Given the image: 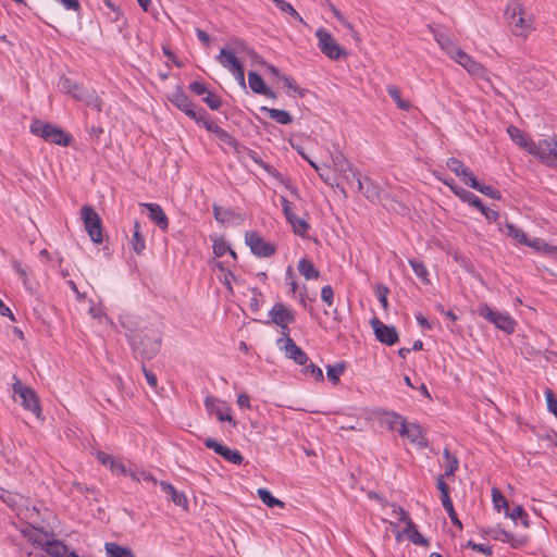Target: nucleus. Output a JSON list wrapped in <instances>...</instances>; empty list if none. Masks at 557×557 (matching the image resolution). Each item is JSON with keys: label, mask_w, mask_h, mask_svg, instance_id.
<instances>
[{"label": "nucleus", "mask_w": 557, "mask_h": 557, "mask_svg": "<svg viewBox=\"0 0 557 557\" xmlns=\"http://www.w3.org/2000/svg\"><path fill=\"white\" fill-rule=\"evenodd\" d=\"M11 267L13 269V271L24 281H26L27 278V270L26 268L23 265V263L17 260V259H12L11 260Z\"/></svg>", "instance_id": "obj_62"}, {"label": "nucleus", "mask_w": 557, "mask_h": 557, "mask_svg": "<svg viewBox=\"0 0 557 557\" xmlns=\"http://www.w3.org/2000/svg\"><path fill=\"white\" fill-rule=\"evenodd\" d=\"M523 14V5L520 0H509L506 5L505 16L508 23Z\"/></svg>", "instance_id": "obj_38"}, {"label": "nucleus", "mask_w": 557, "mask_h": 557, "mask_svg": "<svg viewBox=\"0 0 557 557\" xmlns=\"http://www.w3.org/2000/svg\"><path fill=\"white\" fill-rule=\"evenodd\" d=\"M302 372L305 374H311L317 381H323V372L314 363H310L309 366L305 367Z\"/></svg>", "instance_id": "obj_60"}, {"label": "nucleus", "mask_w": 557, "mask_h": 557, "mask_svg": "<svg viewBox=\"0 0 557 557\" xmlns=\"http://www.w3.org/2000/svg\"><path fill=\"white\" fill-rule=\"evenodd\" d=\"M224 403H222L220 399L213 396H207L205 398V407L210 413L216 414V418L220 421H227L233 424V426L236 425V422L233 420L232 416L230 413H224L222 410V406Z\"/></svg>", "instance_id": "obj_20"}, {"label": "nucleus", "mask_w": 557, "mask_h": 557, "mask_svg": "<svg viewBox=\"0 0 557 557\" xmlns=\"http://www.w3.org/2000/svg\"><path fill=\"white\" fill-rule=\"evenodd\" d=\"M487 535H490L493 540L499 541L503 543H508L512 548H521L525 546L529 542V536L524 534H513L509 531H506L503 528L495 527L485 531Z\"/></svg>", "instance_id": "obj_11"}, {"label": "nucleus", "mask_w": 557, "mask_h": 557, "mask_svg": "<svg viewBox=\"0 0 557 557\" xmlns=\"http://www.w3.org/2000/svg\"><path fill=\"white\" fill-rule=\"evenodd\" d=\"M363 183V189L360 190L363 193L364 197L371 202H380L381 201V188L376 185L372 180L366 177L361 180Z\"/></svg>", "instance_id": "obj_26"}, {"label": "nucleus", "mask_w": 557, "mask_h": 557, "mask_svg": "<svg viewBox=\"0 0 557 557\" xmlns=\"http://www.w3.org/2000/svg\"><path fill=\"white\" fill-rule=\"evenodd\" d=\"M315 37L318 39V47L321 52L331 60H339L343 57H346L347 52L344 47H342L332 34L323 27H320L315 32Z\"/></svg>", "instance_id": "obj_6"}, {"label": "nucleus", "mask_w": 557, "mask_h": 557, "mask_svg": "<svg viewBox=\"0 0 557 557\" xmlns=\"http://www.w3.org/2000/svg\"><path fill=\"white\" fill-rule=\"evenodd\" d=\"M257 494L260 497V499L262 500V503L265 504L270 508H273L275 506L284 508V506H285V504L282 500L274 497L270 493V491H268L267 488H263V487L258 488Z\"/></svg>", "instance_id": "obj_43"}, {"label": "nucleus", "mask_w": 557, "mask_h": 557, "mask_svg": "<svg viewBox=\"0 0 557 557\" xmlns=\"http://www.w3.org/2000/svg\"><path fill=\"white\" fill-rule=\"evenodd\" d=\"M89 314L95 323L107 329L112 326V321L108 317L104 307L101 304L91 302L89 307Z\"/></svg>", "instance_id": "obj_23"}, {"label": "nucleus", "mask_w": 557, "mask_h": 557, "mask_svg": "<svg viewBox=\"0 0 557 557\" xmlns=\"http://www.w3.org/2000/svg\"><path fill=\"white\" fill-rule=\"evenodd\" d=\"M387 294H388L387 287L382 286V285L376 286L375 296L379 299V301L381 302L382 307L385 309L387 308Z\"/></svg>", "instance_id": "obj_63"}, {"label": "nucleus", "mask_w": 557, "mask_h": 557, "mask_svg": "<svg viewBox=\"0 0 557 557\" xmlns=\"http://www.w3.org/2000/svg\"><path fill=\"white\" fill-rule=\"evenodd\" d=\"M288 223L292 225L295 234L300 235V236H306L308 228H309V224L307 223V221L305 219L298 218L296 215V216H294V219H290L288 221Z\"/></svg>", "instance_id": "obj_47"}, {"label": "nucleus", "mask_w": 557, "mask_h": 557, "mask_svg": "<svg viewBox=\"0 0 557 557\" xmlns=\"http://www.w3.org/2000/svg\"><path fill=\"white\" fill-rule=\"evenodd\" d=\"M281 81L283 82L284 87L288 90L289 94L302 96V90L295 84L294 79L289 76L282 75Z\"/></svg>", "instance_id": "obj_55"}, {"label": "nucleus", "mask_w": 557, "mask_h": 557, "mask_svg": "<svg viewBox=\"0 0 557 557\" xmlns=\"http://www.w3.org/2000/svg\"><path fill=\"white\" fill-rule=\"evenodd\" d=\"M140 207L145 208L148 211V218L162 231L168 230L169 219L158 203L152 202H143Z\"/></svg>", "instance_id": "obj_17"}, {"label": "nucleus", "mask_w": 557, "mask_h": 557, "mask_svg": "<svg viewBox=\"0 0 557 557\" xmlns=\"http://www.w3.org/2000/svg\"><path fill=\"white\" fill-rule=\"evenodd\" d=\"M387 92H388L389 97L397 103L398 108L404 109V110H407L409 108V103L404 101L400 98V91L397 87H395V86L387 87Z\"/></svg>", "instance_id": "obj_54"}, {"label": "nucleus", "mask_w": 557, "mask_h": 557, "mask_svg": "<svg viewBox=\"0 0 557 557\" xmlns=\"http://www.w3.org/2000/svg\"><path fill=\"white\" fill-rule=\"evenodd\" d=\"M235 280L236 277L231 271H225L219 275V281L227 288L230 293H233L232 283Z\"/></svg>", "instance_id": "obj_59"}, {"label": "nucleus", "mask_w": 557, "mask_h": 557, "mask_svg": "<svg viewBox=\"0 0 557 557\" xmlns=\"http://www.w3.org/2000/svg\"><path fill=\"white\" fill-rule=\"evenodd\" d=\"M556 140L554 139H540L530 147L529 153L540 158L544 163L549 166L557 168L556 160Z\"/></svg>", "instance_id": "obj_9"}, {"label": "nucleus", "mask_w": 557, "mask_h": 557, "mask_svg": "<svg viewBox=\"0 0 557 557\" xmlns=\"http://www.w3.org/2000/svg\"><path fill=\"white\" fill-rule=\"evenodd\" d=\"M436 486H437V488L441 492V500H442V503L446 502L447 498H450V496H449V487L446 484V482L444 481V475H440L436 479Z\"/></svg>", "instance_id": "obj_58"}, {"label": "nucleus", "mask_w": 557, "mask_h": 557, "mask_svg": "<svg viewBox=\"0 0 557 557\" xmlns=\"http://www.w3.org/2000/svg\"><path fill=\"white\" fill-rule=\"evenodd\" d=\"M287 359L294 360L298 364H305L308 361V356L305 350H284Z\"/></svg>", "instance_id": "obj_53"}, {"label": "nucleus", "mask_w": 557, "mask_h": 557, "mask_svg": "<svg viewBox=\"0 0 557 557\" xmlns=\"http://www.w3.org/2000/svg\"><path fill=\"white\" fill-rule=\"evenodd\" d=\"M507 134L517 146L525 149L528 152L530 151V147L533 141L529 139L528 135L523 131L515 125H509L507 127Z\"/></svg>", "instance_id": "obj_24"}, {"label": "nucleus", "mask_w": 557, "mask_h": 557, "mask_svg": "<svg viewBox=\"0 0 557 557\" xmlns=\"http://www.w3.org/2000/svg\"><path fill=\"white\" fill-rule=\"evenodd\" d=\"M109 468L115 474L127 475V469L120 459L113 458Z\"/></svg>", "instance_id": "obj_61"}, {"label": "nucleus", "mask_w": 557, "mask_h": 557, "mask_svg": "<svg viewBox=\"0 0 557 557\" xmlns=\"http://www.w3.org/2000/svg\"><path fill=\"white\" fill-rule=\"evenodd\" d=\"M71 97L77 101L85 103L91 109L101 111V100L92 89H86L83 86L78 85L77 89H75L74 94Z\"/></svg>", "instance_id": "obj_18"}, {"label": "nucleus", "mask_w": 557, "mask_h": 557, "mask_svg": "<svg viewBox=\"0 0 557 557\" xmlns=\"http://www.w3.org/2000/svg\"><path fill=\"white\" fill-rule=\"evenodd\" d=\"M375 337L380 343L386 346H393L398 341V333L392 325H386L379 320L372 322Z\"/></svg>", "instance_id": "obj_16"}, {"label": "nucleus", "mask_w": 557, "mask_h": 557, "mask_svg": "<svg viewBox=\"0 0 557 557\" xmlns=\"http://www.w3.org/2000/svg\"><path fill=\"white\" fill-rule=\"evenodd\" d=\"M58 86L62 92L72 96L75 89H77L78 84L69 77L62 76Z\"/></svg>", "instance_id": "obj_51"}, {"label": "nucleus", "mask_w": 557, "mask_h": 557, "mask_svg": "<svg viewBox=\"0 0 557 557\" xmlns=\"http://www.w3.org/2000/svg\"><path fill=\"white\" fill-rule=\"evenodd\" d=\"M203 444L207 448L212 449L215 454L222 456L231 463L240 465L243 462L244 458L238 450L231 449L230 447L216 442L212 437L206 438Z\"/></svg>", "instance_id": "obj_14"}, {"label": "nucleus", "mask_w": 557, "mask_h": 557, "mask_svg": "<svg viewBox=\"0 0 557 557\" xmlns=\"http://www.w3.org/2000/svg\"><path fill=\"white\" fill-rule=\"evenodd\" d=\"M347 366L346 362L341 361L333 366H326V376L327 379L333 383L337 384L339 382L341 375L346 370Z\"/></svg>", "instance_id": "obj_39"}, {"label": "nucleus", "mask_w": 557, "mask_h": 557, "mask_svg": "<svg viewBox=\"0 0 557 557\" xmlns=\"http://www.w3.org/2000/svg\"><path fill=\"white\" fill-rule=\"evenodd\" d=\"M131 246L137 255L143 253V251L146 249L145 237L140 232V224L138 221L134 222V232L131 239Z\"/></svg>", "instance_id": "obj_32"}, {"label": "nucleus", "mask_w": 557, "mask_h": 557, "mask_svg": "<svg viewBox=\"0 0 557 557\" xmlns=\"http://www.w3.org/2000/svg\"><path fill=\"white\" fill-rule=\"evenodd\" d=\"M506 515L517 523V521H520V523L528 529L530 527L529 524V515L521 506H516L510 511L507 510Z\"/></svg>", "instance_id": "obj_40"}, {"label": "nucleus", "mask_w": 557, "mask_h": 557, "mask_svg": "<svg viewBox=\"0 0 557 557\" xmlns=\"http://www.w3.org/2000/svg\"><path fill=\"white\" fill-rule=\"evenodd\" d=\"M435 41L441 49L451 59L460 49L445 33L440 29H432Z\"/></svg>", "instance_id": "obj_21"}, {"label": "nucleus", "mask_w": 557, "mask_h": 557, "mask_svg": "<svg viewBox=\"0 0 557 557\" xmlns=\"http://www.w3.org/2000/svg\"><path fill=\"white\" fill-rule=\"evenodd\" d=\"M32 134L45 139L48 143H52L62 147L70 144V136L63 132L60 127H57L50 123L36 120L30 124Z\"/></svg>", "instance_id": "obj_4"}, {"label": "nucleus", "mask_w": 557, "mask_h": 557, "mask_svg": "<svg viewBox=\"0 0 557 557\" xmlns=\"http://www.w3.org/2000/svg\"><path fill=\"white\" fill-rule=\"evenodd\" d=\"M44 550L51 557H66L70 553L67 546L63 542L55 540L53 536L50 539Z\"/></svg>", "instance_id": "obj_28"}, {"label": "nucleus", "mask_w": 557, "mask_h": 557, "mask_svg": "<svg viewBox=\"0 0 557 557\" xmlns=\"http://www.w3.org/2000/svg\"><path fill=\"white\" fill-rule=\"evenodd\" d=\"M298 271L306 280H314L319 277V271L315 269L314 264L306 258L299 260Z\"/></svg>", "instance_id": "obj_35"}, {"label": "nucleus", "mask_w": 557, "mask_h": 557, "mask_svg": "<svg viewBox=\"0 0 557 557\" xmlns=\"http://www.w3.org/2000/svg\"><path fill=\"white\" fill-rule=\"evenodd\" d=\"M478 313L498 330L507 334L515 332L516 321L508 312L494 310L487 305H482L479 307Z\"/></svg>", "instance_id": "obj_5"}, {"label": "nucleus", "mask_w": 557, "mask_h": 557, "mask_svg": "<svg viewBox=\"0 0 557 557\" xmlns=\"http://www.w3.org/2000/svg\"><path fill=\"white\" fill-rule=\"evenodd\" d=\"M104 549L108 557H135L132 549L123 547L114 542L106 543Z\"/></svg>", "instance_id": "obj_33"}, {"label": "nucleus", "mask_w": 557, "mask_h": 557, "mask_svg": "<svg viewBox=\"0 0 557 557\" xmlns=\"http://www.w3.org/2000/svg\"><path fill=\"white\" fill-rule=\"evenodd\" d=\"M504 227L506 234L512 239H515L517 243L521 245H524L527 243L528 235L517 225L512 223H506Z\"/></svg>", "instance_id": "obj_42"}, {"label": "nucleus", "mask_w": 557, "mask_h": 557, "mask_svg": "<svg viewBox=\"0 0 557 557\" xmlns=\"http://www.w3.org/2000/svg\"><path fill=\"white\" fill-rule=\"evenodd\" d=\"M248 53L249 48L247 44L234 38L230 40L226 47L221 48L220 53L216 55V61L234 76L238 85L244 89L246 88V82L240 57Z\"/></svg>", "instance_id": "obj_1"}, {"label": "nucleus", "mask_w": 557, "mask_h": 557, "mask_svg": "<svg viewBox=\"0 0 557 557\" xmlns=\"http://www.w3.org/2000/svg\"><path fill=\"white\" fill-rule=\"evenodd\" d=\"M409 264L414 272V274L422 281V282H429L428 276L429 272L425 268L424 263L417 259H410Z\"/></svg>", "instance_id": "obj_44"}, {"label": "nucleus", "mask_w": 557, "mask_h": 557, "mask_svg": "<svg viewBox=\"0 0 557 557\" xmlns=\"http://www.w3.org/2000/svg\"><path fill=\"white\" fill-rule=\"evenodd\" d=\"M545 398L548 411L557 418V398L552 389L545 391Z\"/></svg>", "instance_id": "obj_56"}, {"label": "nucleus", "mask_w": 557, "mask_h": 557, "mask_svg": "<svg viewBox=\"0 0 557 557\" xmlns=\"http://www.w3.org/2000/svg\"><path fill=\"white\" fill-rule=\"evenodd\" d=\"M275 7L277 9H280L282 12H285L289 15H292L294 18H296L297 21L304 23V20L302 17L299 15V13L294 9V7L285 1V0H273Z\"/></svg>", "instance_id": "obj_48"}, {"label": "nucleus", "mask_w": 557, "mask_h": 557, "mask_svg": "<svg viewBox=\"0 0 557 557\" xmlns=\"http://www.w3.org/2000/svg\"><path fill=\"white\" fill-rule=\"evenodd\" d=\"M383 421L386 423L389 429L396 430L401 428V422H406V420L396 412H385L383 416Z\"/></svg>", "instance_id": "obj_46"}, {"label": "nucleus", "mask_w": 557, "mask_h": 557, "mask_svg": "<svg viewBox=\"0 0 557 557\" xmlns=\"http://www.w3.org/2000/svg\"><path fill=\"white\" fill-rule=\"evenodd\" d=\"M52 534H48L47 532L36 529L34 530L29 536L28 540L40 547L41 549H45L47 544L49 543L50 539L52 537Z\"/></svg>", "instance_id": "obj_37"}, {"label": "nucleus", "mask_w": 557, "mask_h": 557, "mask_svg": "<svg viewBox=\"0 0 557 557\" xmlns=\"http://www.w3.org/2000/svg\"><path fill=\"white\" fill-rule=\"evenodd\" d=\"M406 537L414 545L428 547L430 542L417 530V525L412 522L408 523L404 529Z\"/></svg>", "instance_id": "obj_27"}, {"label": "nucleus", "mask_w": 557, "mask_h": 557, "mask_svg": "<svg viewBox=\"0 0 557 557\" xmlns=\"http://www.w3.org/2000/svg\"><path fill=\"white\" fill-rule=\"evenodd\" d=\"M468 186H470L471 188L482 193L485 196H488L492 199H497V200L500 199V193L497 189L493 188L490 185L481 184L475 178V176L470 177V183L468 184Z\"/></svg>", "instance_id": "obj_34"}, {"label": "nucleus", "mask_w": 557, "mask_h": 557, "mask_svg": "<svg viewBox=\"0 0 557 557\" xmlns=\"http://www.w3.org/2000/svg\"><path fill=\"white\" fill-rule=\"evenodd\" d=\"M82 220L90 239L96 244L102 243V226L99 214L89 206L81 210Z\"/></svg>", "instance_id": "obj_7"}, {"label": "nucleus", "mask_w": 557, "mask_h": 557, "mask_svg": "<svg viewBox=\"0 0 557 557\" xmlns=\"http://www.w3.org/2000/svg\"><path fill=\"white\" fill-rule=\"evenodd\" d=\"M214 136L220 141L221 145L235 148L236 147V139L225 129L222 127H219L216 132L214 133Z\"/></svg>", "instance_id": "obj_45"}, {"label": "nucleus", "mask_w": 557, "mask_h": 557, "mask_svg": "<svg viewBox=\"0 0 557 557\" xmlns=\"http://www.w3.org/2000/svg\"><path fill=\"white\" fill-rule=\"evenodd\" d=\"M13 392L20 396L22 399L21 405L26 410L32 411L36 417L40 416L41 408L37 395L30 387L23 385L22 382L16 379L13 384Z\"/></svg>", "instance_id": "obj_10"}, {"label": "nucleus", "mask_w": 557, "mask_h": 557, "mask_svg": "<svg viewBox=\"0 0 557 557\" xmlns=\"http://www.w3.org/2000/svg\"><path fill=\"white\" fill-rule=\"evenodd\" d=\"M476 209L490 221H496L498 218V212L484 206L482 201Z\"/></svg>", "instance_id": "obj_64"}, {"label": "nucleus", "mask_w": 557, "mask_h": 557, "mask_svg": "<svg viewBox=\"0 0 557 557\" xmlns=\"http://www.w3.org/2000/svg\"><path fill=\"white\" fill-rule=\"evenodd\" d=\"M446 166L457 176L461 177L467 185L470 183V177L474 176L473 173L457 158H449L446 162Z\"/></svg>", "instance_id": "obj_25"}, {"label": "nucleus", "mask_w": 557, "mask_h": 557, "mask_svg": "<svg viewBox=\"0 0 557 557\" xmlns=\"http://www.w3.org/2000/svg\"><path fill=\"white\" fill-rule=\"evenodd\" d=\"M451 191L463 202L474 208L479 207L481 199L473 193L459 186H451Z\"/></svg>", "instance_id": "obj_31"}, {"label": "nucleus", "mask_w": 557, "mask_h": 557, "mask_svg": "<svg viewBox=\"0 0 557 557\" xmlns=\"http://www.w3.org/2000/svg\"><path fill=\"white\" fill-rule=\"evenodd\" d=\"M213 215L215 220L221 224H227L234 216V212L231 210H224L219 206H213Z\"/></svg>", "instance_id": "obj_49"}, {"label": "nucleus", "mask_w": 557, "mask_h": 557, "mask_svg": "<svg viewBox=\"0 0 557 557\" xmlns=\"http://www.w3.org/2000/svg\"><path fill=\"white\" fill-rule=\"evenodd\" d=\"M451 59L460 66H462L470 75L480 78L486 76V70L484 66L475 61L471 55L466 53L462 49H459Z\"/></svg>", "instance_id": "obj_13"}, {"label": "nucleus", "mask_w": 557, "mask_h": 557, "mask_svg": "<svg viewBox=\"0 0 557 557\" xmlns=\"http://www.w3.org/2000/svg\"><path fill=\"white\" fill-rule=\"evenodd\" d=\"M203 101L212 110H219L222 104L220 97L211 91L207 92V95L203 97Z\"/></svg>", "instance_id": "obj_57"}, {"label": "nucleus", "mask_w": 557, "mask_h": 557, "mask_svg": "<svg viewBox=\"0 0 557 557\" xmlns=\"http://www.w3.org/2000/svg\"><path fill=\"white\" fill-rule=\"evenodd\" d=\"M332 166L338 172L341 177L348 184L356 183L358 190L363 189V183L361 182L359 171L346 159L344 153L339 150H335L331 153Z\"/></svg>", "instance_id": "obj_3"}, {"label": "nucleus", "mask_w": 557, "mask_h": 557, "mask_svg": "<svg viewBox=\"0 0 557 557\" xmlns=\"http://www.w3.org/2000/svg\"><path fill=\"white\" fill-rule=\"evenodd\" d=\"M161 488L171 497V500L176 505L186 508L187 507V498L186 496L176 491V488L166 482L160 483Z\"/></svg>", "instance_id": "obj_30"}, {"label": "nucleus", "mask_w": 557, "mask_h": 557, "mask_svg": "<svg viewBox=\"0 0 557 557\" xmlns=\"http://www.w3.org/2000/svg\"><path fill=\"white\" fill-rule=\"evenodd\" d=\"M401 436H406L411 443L419 447H428V441L424 436L423 430L418 423L401 422V428L397 429Z\"/></svg>", "instance_id": "obj_15"}, {"label": "nucleus", "mask_w": 557, "mask_h": 557, "mask_svg": "<svg viewBox=\"0 0 557 557\" xmlns=\"http://www.w3.org/2000/svg\"><path fill=\"white\" fill-rule=\"evenodd\" d=\"M509 25L516 36L527 37L533 30V20L531 17L525 18L523 14L516 17V20H511Z\"/></svg>", "instance_id": "obj_22"}, {"label": "nucleus", "mask_w": 557, "mask_h": 557, "mask_svg": "<svg viewBox=\"0 0 557 557\" xmlns=\"http://www.w3.org/2000/svg\"><path fill=\"white\" fill-rule=\"evenodd\" d=\"M442 505H443L444 509L447 511L451 523L454 525H456L459 530H461L462 529V523L458 519V516H457V513H456V511L454 509V505H453L451 499L447 498V500L443 502Z\"/></svg>", "instance_id": "obj_50"}, {"label": "nucleus", "mask_w": 557, "mask_h": 557, "mask_svg": "<svg viewBox=\"0 0 557 557\" xmlns=\"http://www.w3.org/2000/svg\"><path fill=\"white\" fill-rule=\"evenodd\" d=\"M169 100L178 110L183 111L187 116L196 122H200L203 119V110H197L194 103L190 101L188 96L177 87L176 90L169 96Z\"/></svg>", "instance_id": "obj_8"}, {"label": "nucleus", "mask_w": 557, "mask_h": 557, "mask_svg": "<svg viewBox=\"0 0 557 557\" xmlns=\"http://www.w3.org/2000/svg\"><path fill=\"white\" fill-rule=\"evenodd\" d=\"M245 242L250 248L251 252L260 258H268L275 251V247L263 239L257 232H247Z\"/></svg>", "instance_id": "obj_12"}, {"label": "nucleus", "mask_w": 557, "mask_h": 557, "mask_svg": "<svg viewBox=\"0 0 557 557\" xmlns=\"http://www.w3.org/2000/svg\"><path fill=\"white\" fill-rule=\"evenodd\" d=\"M248 85L252 92L257 95H263L270 99L276 98L275 92L267 87L263 78L257 72L250 71L248 73Z\"/></svg>", "instance_id": "obj_19"}, {"label": "nucleus", "mask_w": 557, "mask_h": 557, "mask_svg": "<svg viewBox=\"0 0 557 557\" xmlns=\"http://www.w3.org/2000/svg\"><path fill=\"white\" fill-rule=\"evenodd\" d=\"M226 252H228L233 259H236L235 251L231 248L226 240L223 238H214L213 239V253L216 257H223Z\"/></svg>", "instance_id": "obj_41"}, {"label": "nucleus", "mask_w": 557, "mask_h": 557, "mask_svg": "<svg viewBox=\"0 0 557 557\" xmlns=\"http://www.w3.org/2000/svg\"><path fill=\"white\" fill-rule=\"evenodd\" d=\"M260 111L265 112L269 114V116L282 125H287L293 122L292 115L286 110L281 109H272L265 106H262L260 108Z\"/></svg>", "instance_id": "obj_29"}, {"label": "nucleus", "mask_w": 557, "mask_h": 557, "mask_svg": "<svg viewBox=\"0 0 557 557\" xmlns=\"http://www.w3.org/2000/svg\"><path fill=\"white\" fill-rule=\"evenodd\" d=\"M443 456L445 459V476H451L458 470L459 461L458 458L449 451L448 448H444Z\"/></svg>", "instance_id": "obj_36"}, {"label": "nucleus", "mask_w": 557, "mask_h": 557, "mask_svg": "<svg viewBox=\"0 0 557 557\" xmlns=\"http://www.w3.org/2000/svg\"><path fill=\"white\" fill-rule=\"evenodd\" d=\"M269 322L281 329V337L277 338L276 344L278 348H298L289 336V325L295 322V310L283 304L276 302L268 314Z\"/></svg>", "instance_id": "obj_2"}, {"label": "nucleus", "mask_w": 557, "mask_h": 557, "mask_svg": "<svg viewBox=\"0 0 557 557\" xmlns=\"http://www.w3.org/2000/svg\"><path fill=\"white\" fill-rule=\"evenodd\" d=\"M492 500H493L494 507L497 510H500L502 508H506L507 510H509L507 499L502 494V492L496 487H494L492 490Z\"/></svg>", "instance_id": "obj_52"}]
</instances>
